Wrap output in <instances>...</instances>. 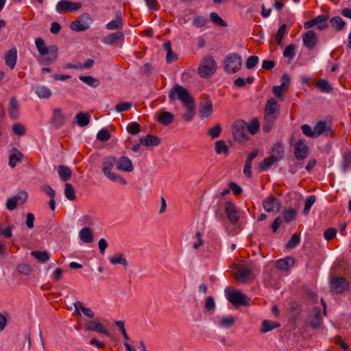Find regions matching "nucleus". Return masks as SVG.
<instances>
[{
  "instance_id": "f257e3e1",
  "label": "nucleus",
  "mask_w": 351,
  "mask_h": 351,
  "mask_svg": "<svg viewBox=\"0 0 351 351\" xmlns=\"http://www.w3.org/2000/svg\"><path fill=\"white\" fill-rule=\"evenodd\" d=\"M35 45L39 53L42 56H48L44 59L43 64H49L57 60L58 49L56 45L46 47L45 40L42 38H36L35 40Z\"/></svg>"
},
{
  "instance_id": "f03ea898",
  "label": "nucleus",
  "mask_w": 351,
  "mask_h": 351,
  "mask_svg": "<svg viewBox=\"0 0 351 351\" xmlns=\"http://www.w3.org/2000/svg\"><path fill=\"white\" fill-rule=\"evenodd\" d=\"M102 172L112 182H118L121 184H126L127 181L119 174L111 171V169L116 165V157L108 156L104 157L102 160Z\"/></svg>"
},
{
  "instance_id": "7ed1b4c3",
  "label": "nucleus",
  "mask_w": 351,
  "mask_h": 351,
  "mask_svg": "<svg viewBox=\"0 0 351 351\" xmlns=\"http://www.w3.org/2000/svg\"><path fill=\"white\" fill-rule=\"evenodd\" d=\"M169 98L171 101H174L178 99L183 104V105L195 102L189 90L179 84H176L170 90L169 93Z\"/></svg>"
},
{
  "instance_id": "20e7f679",
  "label": "nucleus",
  "mask_w": 351,
  "mask_h": 351,
  "mask_svg": "<svg viewBox=\"0 0 351 351\" xmlns=\"http://www.w3.org/2000/svg\"><path fill=\"white\" fill-rule=\"evenodd\" d=\"M226 291L227 300L234 306H250L251 299L239 290L232 287H228Z\"/></svg>"
},
{
  "instance_id": "39448f33",
  "label": "nucleus",
  "mask_w": 351,
  "mask_h": 351,
  "mask_svg": "<svg viewBox=\"0 0 351 351\" xmlns=\"http://www.w3.org/2000/svg\"><path fill=\"white\" fill-rule=\"evenodd\" d=\"M217 63L211 56H204L200 61L198 66V74L200 77L208 78L216 71Z\"/></svg>"
},
{
  "instance_id": "423d86ee",
  "label": "nucleus",
  "mask_w": 351,
  "mask_h": 351,
  "mask_svg": "<svg viewBox=\"0 0 351 351\" xmlns=\"http://www.w3.org/2000/svg\"><path fill=\"white\" fill-rule=\"evenodd\" d=\"M241 57L237 53H230L224 59L225 71L228 73H235L241 67Z\"/></svg>"
},
{
  "instance_id": "0eeeda50",
  "label": "nucleus",
  "mask_w": 351,
  "mask_h": 351,
  "mask_svg": "<svg viewBox=\"0 0 351 351\" xmlns=\"http://www.w3.org/2000/svg\"><path fill=\"white\" fill-rule=\"evenodd\" d=\"M232 133L235 141L242 143L247 139V123L243 120H237L232 125Z\"/></svg>"
},
{
  "instance_id": "6e6552de",
  "label": "nucleus",
  "mask_w": 351,
  "mask_h": 351,
  "mask_svg": "<svg viewBox=\"0 0 351 351\" xmlns=\"http://www.w3.org/2000/svg\"><path fill=\"white\" fill-rule=\"evenodd\" d=\"M329 16L328 14H320L315 18L308 20L304 22V27L308 29L314 26L319 31H322L328 27V21Z\"/></svg>"
},
{
  "instance_id": "1a4fd4ad",
  "label": "nucleus",
  "mask_w": 351,
  "mask_h": 351,
  "mask_svg": "<svg viewBox=\"0 0 351 351\" xmlns=\"http://www.w3.org/2000/svg\"><path fill=\"white\" fill-rule=\"evenodd\" d=\"M350 283L344 277H333L330 280V289L337 294L349 290Z\"/></svg>"
},
{
  "instance_id": "9d476101",
  "label": "nucleus",
  "mask_w": 351,
  "mask_h": 351,
  "mask_svg": "<svg viewBox=\"0 0 351 351\" xmlns=\"http://www.w3.org/2000/svg\"><path fill=\"white\" fill-rule=\"evenodd\" d=\"M201 99L198 108L199 116L202 119L208 118L213 111V102L207 95H203Z\"/></svg>"
},
{
  "instance_id": "9b49d317",
  "label": "nucleus",
  "mask_w": 351,
  "mask_h": 351,
  "mask_svg": "<svg viewBox=\"0 0 351 351\" xmlns=\"http://www.w3.org/2000/svg\"><path fill=\"white\" fill-rule=\"evenodd\" d=\"M293 154L298 160H303L308 156L309 147L304 140L300 139L295 143Z\"/></svg>"
},
{
  "instance_id": "f8f14e48",
  "label": "nucleus",
  "mask_w": 351,
  "mask_h": 351,
  "mask_svg": "<svg viewBox=\"0 0 351 351\" xmlns=\"http://www.w3.org/2000/svg\"><path fill=\"white\" fill-rule=\"evenodd\" d=\"M263 206L268 213H278L282 206L281 202L274 195H269L263 201Z\"/></svg>"
},
{
  "instance_id": "ddd939ff",
  "label": "nucleus",
  "mask_w": 351,
  "mask_h": 351,
  "mask_svg": "<svg viewBox=\"0 0 351 351\" xmlns=\"http://www.w3.org/2000/svg\"><path fill=\"white\" fill-rule=\"evenodd\" d=\"M82 6V5L80 2H73L69 0H61L56 5V10L58 12H61L62 11L71 12L81 8Z\"/></svg>"
},
{
  "instance_id": "4468645a",
  "label": "nucleus",
  "mask_w": 351,
  "mask_h": 351,
  "mask_svg": "<svg viewBox=\"0 0 351 351\" xmlns=\"http://www.w3.org/2000/svg\"><path fill=\"white\" fill-rule=\"evenodd\" d=\"M302 42L306 48L308 49H314L318 43L316 32L313 30H308L302 35Z\"/></svg>"
},
{
  "instance_id": "2eb2a0df",
  "label": "nucleus",
  "mask_w": 351,
  "mask_h": 351,
  "mask_svg": "<svg viewBox=\"0 0 351 351\" xmlns=\"http://www.w3.org/2000/svg\"><path fill=\"white\" fill-rule=\"evenodd\" d=\"M224 210L228 219L232 224L234 225L239 221V215H238L236 206L232 202L228 201L225 203Z\"/></svg>"
},
{
  "instance_id": "dca6fc26",
  "label": "nucleus",
  "mask_w": 351,
  "mask_h": 351,
  "mask_svg": "<svg viewBox=\"0 0 351 351\" xmlns=\"http://www.w3.org/2000/svg\"><path fill=\"white\" fill-rule=\"evenodd\" d=\"M116 169L119 171L132 172L134 166L128 156H122L118 160L116 159Z\"/></svg>"
},
{
  "instance_id": "f3484780",
  "label": "nucleus",
  "mask_w": 351,
  "mask_h": 351,
  "mask_svg": "<svg viewBox=\"0 0 351 351\" xmlns=\"http://www.w3.org/2000/svg\"><path fill=\"white\" fill-rule=\"evenodd\" d=\"M285 156V147L282 142L275 143L270 152V158L276 162L281 160Z\"/></svg>"
},
{
  "instance_id": "a211bd4d",
  "label": "nucleus",
  "mask_w": 351,
  "mask_h": 351,
  "mask_svg": "<svg viewBox=\"0 0 351 351\" xmlns=\"http://www.w3.org/2000/svg\"><path fill=\"white\" fill-rule=\"evenodd\" d=\"M314 130L316 138L319 135L324 134L326 136H331L333 134L332 128L327 125L326 122L320 121H318L314 126Z\"/></svg>"
},
{
  "instance_id": "6ab92c4d",
  "label": "nucleus",
  "mask_w": 351,
  "mask_h": 351,
  "mask_svg": "<svg viewBox=\"0 0 351 351\" xmlns=\"http://www.w3.org/2000/svg\"><path fill=\"white\" fill-rule=\"evenodd\" d=\"M84 328L86 330L95 331L109 336L108 330L99 322L88 321L85 324Z\"/></svg>"
},
{
  "instance_id": "aec40b11",
  "label": "nucleus",
  "mask_w": 351,
  "mask_h": 351,
  "mask_svg": "<svg viewBox=\"0 0 351 351\" xmlns=\"http://www.w3.org/2000/svg\"><path fill=\"white\" fill-rule=\"evenodd\" d=\"M8 111L12 119L16 120L19 117V104L16 97H11Z\"/></svg>"
},
{
  "instance_id": "412c9836",
  "label": "nucleus",
  "mask_w": 351,
  "mask_h": 351,
  "mask_svg": "<svg viewBox=\"0 0 351 351\" xmlns=\"http://www.w3.org/2000/svg\"><path fill=\"white\" fill-rule=\"evenodd\" d=\"M322 318L321 311L319 308H314L312 311V315L309 318L308 325L313 328H317L322 324Z\"/></svg>"
},
{
  "instance_id": "4be33fe9",
  "label": "nucleus",
  "mask_w": 351,
  "mask_h": 351,
  "mask_svg": "<svg viewBox=\"0 0 351 351\" xmlns=\"http://www.w3.org/2000/svg\"><path fill=\"white\" fill-rule=\"evenodd\" d=\"M124 34L122 32H117L110 34L103 38V42L109 45L117 44L119 41H122L124 39Z\"/></svg>"
},
{
  "instance_id": "5701e85b",
  "label": "nucleus",
  "mask_w": 351,
  "mask_h": 351,
  "mask_svg": "<svg viewBox=\"0 0 351 351\" xmlns=\"http://www.w3.org/2000/svg\"><path fill=\"white\" fill-rule=\"evenodd\" d=\"M278 116L265 113L264 120L263 123V131L265 133H268L271 131V128L274 127V123L277 119Z\"/></svg>"
},
{
  "instance_id": "b1692460",
  "label": "nucleus",
  "mask_w": 351,
  "mask_h": 351,
  "mask_svg": "<svg viewBox=\"0 0 351 351\" xmlns=\"http://www.w3.org/2000/svg\"><path fill=\"white\" fill-rule=\"evenodd\" d=\"M65 122V117L62 113L60 108H56L53 110V117L51 123L56 128H59Z\"/></svg>"
},
{
  "instance_id": "393cba45",
  "label": "nucleus",
  "mask_w": 351,
  "mask_h": 351,
  "mask_svg": "<svg viewBox=\"0 0 351 351\" xmlns=\"http://www.w3.org/2000/svg\"><path fill=\"white\" fill-rule=\"evenodd\" d=\"M139 141L141 144L147 147L157 146L160 144L161 139L156 136L148 134L140 138Z\"/></svg>"
},
{
  "instance_id": "a878e982",
  "label": "nucleus",
  "mask_w": 351,
  "mask_h": 351,
  "mask_svg": "<svg viewBox=\"0 0 351 351\" xmlns=\"http://www.w3.org/2000/svg\"><path fill=\"white\" fill-rule=\"evenodd\" d=\"M5 64L11 69H14L17 59V51L15 47L11 49L5 54Z\"/></svg>"
},
{
  "instance_id": "bb28decb",
  "label": "nucleus",
  "mask_w": 351,
  "mask_h": 351,
  "mask_svg": "<svg viewBox=\"0 0 351 351\" xmlns=\"http://www.w3.org/2000/svg\"><path fill=\"white\" fill-rule=\"evenodd\" d=\"M279 107L278 101L274 99L270 98L265 105V113L274 114L278 116L279 114Z\"/></svg>"
},
{
  "instance_id": "cd10ccee",
  "label": "nucleus",
  "mask_w": 351,
  "mask_h": 351,
  "mask_svg": "<svg viewBox=\"0 0 351 351\" xmlns=\"http://www.w3.org/2000/svg\"><path fill=\"white\" fill-rule=\"evenodd\" d=\"M295 259L293 257H287L276 262V267L280 270L288 271L293 265Z\"/></svg>"
},
{
  "instance_id": "c85d7f7f",
  "label": "nucleus",
  "mask_w": 351,
  "mask_h": 351,
  "mask_svg": "<svg viewBox=\"0 0 351 351\" xmlns=\"http://www.w3.org/2000/svg\"><path fill=\"white\" fill-rule=\"evenodd\" d=\"M73 306L75 307V313L77 315L81 317V313L80 312V310L82 311L84 315L88 317H93L95 314L94 313L88 308L85 307L82 302L80 301H77L73 304Z\"/></svg>"
},
{
  "instance_id": "c756f323",
  "label": "nucleus",
  "mask_w": 351,
  "mask_h": 351,
  "mask_svg": "<svg viewBox=\"0 0 351 351\" xmlns=\"http://www.w3.org/2000/svg\"><path fill=\"white\" fill-rule=\"evenodd\" d=\"M57 171L60 179L62 181L66 182L71 179L72 171L69 167L65 165H60L58 167Z\"/></svg>"
},
{
  "instance_id": "7c9ffc66",
  "label": "nucleus",
  "mask_w": 351,
  "mask_h": 351,
  "mask_svg": "<svg viewBox=\"0 0 351 351\" xmlns=\"http://www.w3.org/2000/svg\"><path fill=\"white\" fill-rule=\"evenodd\" d=\"M173 114L169 112L164 111L158 116L157 121L161 125L167 126L171 124L173 121Z\"/></svg>"
},
{
  "instance_id": "2f4dec72",
  "label": "nucleus",
  "mask_w": 351,
  "mask_h": 351,
  "mask_svg": "<svg viewBox=\"0 0 351 351\" xmlns=\"http://www.w3.org/2000/svg\"><path fill=\"white\" fill-rule=\"evenodd\" d=\"M35 93L40 99H48L52 95L51 90L44 85L36 86Z\"/></svg>"
},
{
  "instance_id": "473e14b6",
  "label": "nucleus",
  "mask_w": 351,
  "mask_h": 351,
  "mask_svg": "<svg viewBox=\"0 0 351 351\" xmlns=\"http://www.w3.org/2000/svg\"><path fill=\"white\" fill-rule=\"evenodd\" d=\"M184 106L186 107V111L182 114V118L185 121H191L193 119V117L195 114V102H193V103H191V104H189L186 105H184Z\"/></svg>"
},
{
  "instance_id": "72a5a7b5",
  "label": "nucleus",
  "mask_w": 351,
  "mask_h": 351,
  "mask_svg": "<svg viewBox=\"0 0 351 351\" xmlns=\"http://www.w3.org/2000/svg\"><path fill=\"white\" fill-rule=\"evenodd\" d=\"M14 152L11 154L9 156V166L11 168L16 167L18 162L21 161L23 154L16 148L14 149Z\"/></svg>"
},
{
  "instance_id": "f704fd0d",
  "label": "nucleus",
  "mask_w": 351,
  "mask_h": 351,
  "mask_svg": "<svg viewBox=\"0 0 351 351\" xmlns=\"http://www.w3.org/2000/svg\"><path fill=\"white\" fill-rule=\"evenodd\" d=\"M80 238L84 243H91L93 241L92 230L90 228H82L80 232Z\"/></svg>"
},
{
  "instance_id": "c9c22d12",
  "label": "nucleus",
  "mask_w": 351,
  "mask_h": 351,
  "mask_svg": "<svg viewBox=\"0 0 351 351\" xmlns=\"http://www.w3.org/2000/svg\"><path fill=\"white\" fill-rule=\"evenodd\" d=\"M70 27L75 32H82L89 28V23L80 20L74 21L71 23Z\"/></svg>"
},
{
  "instance_id": "e433bc0d",
  "label": "nucleus",
  "mask_w": 351,
  "mask_h": 351,
  "mask_svg": "<svg viewBox=\"0 0 351 351\" xmlns=\"http://www.w3.org/2000/svg\"><path fill=\"white\" fill-rule=\"evenodd\" d=\"M280 324L277 322L266 319L263 322L262 327L260 329V332L261 333H266L275 328L280 327Z\"/></svg>"
},
{
  "instance_id": "4c0bfd02",
  "label": "nucleus",
  "mask_w": 351,
  "mask_h": 351,
  "mask_svg": "<svg viewBox=\"0 0 351 351\" xmlns=\"http://www.w3.org/2000/svg\"><path fill=\"white\" fill-rule=\"evenodd\" d=\"M316 87L318 88L322 93H330L333 90L332 86L330 84L324 79L319 80L315 84Z\"/></svg>"
},
{
  "instance_id": "58836bf2",
  "label": "nucleus",
  "mask_w": 351,
  "mask_h": 351,
  "mask_svg": "<svg viewBox=\"0 0 351 351\" xmlns=\"http://www.w3.org/2000/svg\"><path fill=\"white\" fill-rule=\"evenodd\" d=\"M330 23L332 27L338 32L342 30L346 25V23L340 16H334L331 18Z\"/></svg>"
},
{
  "instance_id": "ea45409f",
  "label": "nucleus",
  "mask_w": 351,
  "mask_h": 351,
  "mask_svg": "<svg viewBox=\"0 0 351 351\" xmlns=\"http://www.w3.org/2000/svg\"><path fill=\"white\" fill-rule=\"evenodd\" d=\"M123 27V20L121 14L117 15L116 19L106 24V28L109 30L119 29Z\"/></svg>"
},
{
  "instance_id": "a19ab883",
  "label": "nucleus",
  "mask_w": 351,
  "mask_h": 351,
  "mask_svg": "<svg viewBox=\"0 0 351 351\" xmlns=\"http://www.w3.org/2000/svg\"><path fill=\"white\" fill-rule=\"evenodd\" d=\"M75 119L78 125L84 127L90 122V115L84 112H79L75 115Z\"/></svg>"
},
{
  "instance_id": "79ce46f5",
  "label": "nucleus",
  "mask_w": 351,
  "mask_h": 351,
  "mask_svg": "<svg viewBox=\"0 0 351 351\" xmlns=\"http://www.w3.org/2000/svg\"><path fill=\"white\" fill-rule=\"evenodd\" d=\"M79 79L93 88H96L99 85V80L97 78H94L90 75H80Z\"/></svg>"
},
{
  "instance_id": "37998d69",
  "label": "nucleus",
  "mask_w": 351,
  "mask_h": 351,
  "mask_svg": "<svg viewBox=\"0 0 351 351\" xmlns=\"http://www.w3.org/2000/svg\"><path fill=\"white\" fill-rule=\"evenodd\" d=\"M110 261L112 265L121 264L125 267L128 266V262L122 254H117L111 256Z\"/></svg>"
},
{
  "instance_id": "c03bdc74",
  "label": "nucleus",
  "mask_w": 351,
  "mask_h": 351,
  "mask_svg": "<svg viewBox=\"0 0 351 351\" xmlns=\"http://www.w3.org/2000/svg\"><path fill=\"white\" fill-rule=\"evenodd\" d=\"M296 214L295 210L291 208L285 210L282 213V218L287 223L293 221L296 218Z\"/></svg>"
},
{
  "instance_id": "a18cd8bd",
  "label": "nucleus",
  "mask_w": 351,
  "mask_h": 351,
  "mask_svg": "<svg viewBox=\"0 0 351 351\" xmlns=\"http://www.w3.org/2000/svg\"><path fill=\"white\" fill-rule=\"evenodd\" d=\"M215 152L217 154H224L228 155L229 149L228 147L226 145L225 141L222 140H219L215 142Z\"/></svg>"
},
{
  "instance_id": "49530a36",
  "label": "nucleus",
  "mask_w": 351,
  "mask_h": 351,
  "mask_svg": "<svg viewBox=\"0 0 351 351\" xmlns=\"http://www.w3.org/2000/svg\"><path fill=\"white\" fill-rule=\"evenodd\" d=\"M286 33H287V25L285 24H283L279 27V29L276 34V43L278 46H280V47L282 46V40L283 37L285 36V35L286 34Z\"/></svg>"
},
{
  "instance_id": "de8ad7c7",
  "label": "nucleus",
  "mask_w": 351,
  "mask_h": 351,
  "mask_svg": "<svg viewBox=\"0 0 351 351\" xmlns=\"http://www.w3.org/2000/svg\"><path fill=\"white\" fill-rule=\"evenodd\" d=\"M235 321V318L230 315L222 317L219 324L223 328H230L234 325Z\"/></svg>"
},
{
  "instance_id": "09e8293b",
  "label": "nucleus",
  "mask_w": 351,
  "mask_h": 351,
  "mask_svg": "<svg viewBox=\"0 0 351 351\" xmlns=\"http://www.w3.org/2000/svg\"><path fill=\"white\" fill-rule=\"evenodd\" d=\"M31 255L41 263H45L49 259V255L46 251H32Z\"/></svg>"
},
{
  "instance_id": "8fccbe9b",
  "label": "nucleus",
  "mask_w": 351,
  "mask_h": 351,
  "mask_svg": "<svg viewBox=\"0 0 351 351\" xmlns=\"http://www.w3.org/2000/svg\"><path fill=\"white\" fill-rule=\"evenodd\" d=\"M237 273L241 282H245L246 279L250 276L252 270L249 267L242 266L237 269Z\"/></svg>"
},
{
  "instance_id": "3c124183",
  "label": "nucleus",
  "mask_w": 351,
  "mask_h": 351,
  "mask_svg": "<svg viewBox=\"0 0 351 351\" xmlns=\"http://www.w3.org/2000/svg\"><path fill=\"white\" fill-rule=\"evenodd\" d=\"M64 194L66 197L70 201H73L76 198L75 191L70 183L65 184Z\"/></svg>"
},
{
  "instance_id": "603ef678",
  "label": "nucleus",
  "mask_w": 351,
  "mask_h": 351,
  "mask_svg": "<svg viewBox=\"0 0 351 351\" xmlns=\"http://www.w3.org/2000/svg\"><path fill=\"white\" fill-rule=\"evenodd\" d=\"M210 20L214 24H218L224 27H228V23L221 17H220L217 13L215 12H213L210 14Z\"/></svg>"
},
{
  "instance_id": "864d4df0",
  "label": "nucleus",
  "mask_w": 351,
  "mask_h": 351,
  "mask_svg": "<svg viewBox=\"0 0 351 351\" xmlns=\"http://www.w3.org/2000/svg\"><path fill=\"white\" fill-rule=\"evenodd\" d=\"M296 45L295 44H290L286 47L283 51L284 58H287L292 60L295 56Z\"/></svg>"
},
{
  "instance_id": "5fc2aeb1",
  "label": "nucleus",
  "mask_w": 351,
  "mask_h": 351,
  "mask_svg": "<svg viewBox=\"0 0 351 351\" xmlns=\"http://www.w3.org/2000/svg\"><path fill=\"white\" fill-rule=\"evenodd\" d=\"M260 124L256 119H254L249 124L247 123V132L255 134L259 130Z\"/></svg>"
},
{
  "instance_id": "6e6d98bb",
  "label": "nucleus",
  "mask_w": 351,
  "mask_h": 351,
  "mask_svg": "<svg viewBox=\"0 0 351 351\" xmlns=\"http://www.w3.org/2000/svg\"><path fill=\"white\" fill-rule=\"evenodd\" d=\"M300 241V236L297 235L296 234H293L291 239L288 241V242L286 244V247L287 249H293L296 247Z\"/></svg>"
},
{
  "instance_id": "4d7b16f0",
  "label": "nucleus",
  "mask_w": 351,
  "mask_h": 351,
  "mask_svg": "<svg viewBox=\"0 0 351 351\" xmlns=\"http://www.w3.org/2000/svg\"><path fill=\"white\" fill-rule=\"evenodd\" d=\"M316 200V196L315 195H311L308 196L305 202L304 208L303 213L304 215H307L311 206L313 205Z\"/></svg>"
},
{
  "instance_id": "13d9d810",
  "label": "nucleus",
  "mask_w": 351,
  "mask_h": 351,
  "mask_svg": "<svg viewBox=\"0 0 351 351\" xmlns=\"http://www.w3.org/2000/svg\"><path fill=\"white\" fill-rule=\"evenodd\" d=\"M110 138V133L109 131L106 129L103 128L101 130H99L97 134V138L102 142H106L108 141Z\"/></svg>"
},
{
  "instance_id": "bf43d9fd",
  "label": "nucleus",
  "mask_w": 351,
  "mask_h": 351,
  "mask_svg": "<svg viewBox=\"0 0 351 351\" xmlns=\"http://www.w3.org/2000/svg\"><path fill=\"white\" fill-rule=\"evenodd\" d=\"M351 167V152H348L343 156L342 169L343 172H346Z\"/></svg>"
},
{
  "instance_id": "052dcab7",
  "label": "nucleus",
  "mask_w": 351,
  "mask_h": 351,
  "mask_svg": "<svg viewBox=\"0 0 351 351\" xmlns=\"http://www.w3.org/2000/svg\"><path fill=\"white\" fill-rule=\"evenodd\" d=\"M276 162L270 157L265 158L259 165L261 171H266L269 169Z\"/></svg>"
},
{
  "instance_id": "680f3d73",
  "label": "nucleus",
  "mask_w": 351,
  "mask_h": 351,
  "mask_svg": "<svg viewBox=\"0 0 351 351\" xmlns=\"http://www.w3.org/2000/svg\"><path fill=\"white\" fill-rule=\"evenodd\" d=\"M301 130L304 135L306 136L315 138H316V135L315 133L314 128L312 129V128L308 125V124H304L301 126Z\"/></svg>"
},
{
  "instance_id": "e2e57ef3",
  "label": "nucleus",
  "mask_w": 351,
  "mask_h": 351,
  "mask_svg": "<svg viewBox=\"0 0 351 351\" xmlns=\"http://www.w3.org/2000/svg\"><path fill=\"white\" fill-rule=\"evenodd\" d=\"M221 132V128L219 124H216L213 128H210L208 131V134L212 138H216L219 136Z\"/></svg>"
},
{
  "instance_id": "0e129e2a",
  "label": "nucleus",
  "mask_w": 351,
  "mask_h": 351,
  "mask_svg": "<svg viewBox=\"0 0 351 351\" xmlns=\"http://www.w3.org/2000/svg\"><path fill=\"white\" fill-rule=\"evenodd\" d=\"M208 20L201 16H195L193 20V25L196 27H202L206 25L207 23Z\"/></svg>"
},
{
  "instance_id": "69168bd1",
  "label": "nucleus",
  "mask_w": 351,
  "mask_h": 351,
  "mask_svg": "<svg viewBox=\"0 0 351 351\" xmlns=\"http://www.w3.org/2000/svg\"><path fill=\"white\" fill-rule=\"evenodd\" d=\"M258 60L259 58L256 56H251L248 57L245 62L246 68L248 69H252L258 64Z\"/></svg>"
},
{
  "instance_id": "338daca9",
  "label": "nucleus",
  "mask_w": 351,
  "mask_h": 351,
  "mask_svg": "<svg viewBox=\"0 0 351 351\" xmlns=\"http://www.w3.org/2000/svg\"><path fill=\"white\" fill-rule=\"evenodd\" d=\"M132 106V103L131 102H121L116 105L115 110L117 112H122L128 110Z\"/></svg>"
},
{
  "instance_id": "774afa93",
  "label": "nucleus",
  "mask_w": 351,
  "mask_h": 351,
  "mask_svg": "<svg viewBox=\"0 0 351 351\" xmlns=\"http://www.w3.org/2000/svg\"><path fill=\"white\" fill-rule=\"evenodd\" d=\"M337 234V230L334 228H329L324 232V237L326 241L332 240Z\"/></svg>"
}]
</instances>
